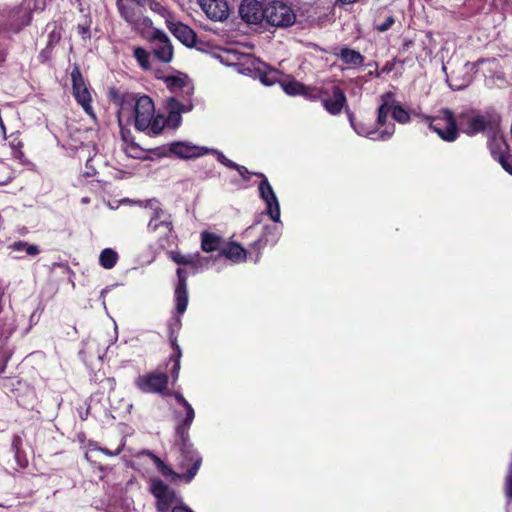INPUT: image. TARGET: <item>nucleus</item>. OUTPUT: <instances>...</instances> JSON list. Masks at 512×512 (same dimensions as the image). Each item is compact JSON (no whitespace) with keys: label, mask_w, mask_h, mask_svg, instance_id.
<instances>
[{"label":"nucleus","mask_w":512,"mask_h":512,"mask_svg":"<svg viewBox=\"0 0 512 512\" xmlns=\"http://www.w3.org/2000/svg\"><path fill=\"white\" fill-rule=\"evenodd\" d=\"M110 100L119 107L117 118L119 126L133 124L141 132L148 135L162 133L165 123L162 115H155V105L148 95H139L131 92H120L112 89Z\"/></svg>","instance_id":"nucleus-1"},{"label":"nucleus","mask_w":512,"mask_h":512,"mask_svg":"<svg viewBox=\"0 0 512 512\" xmlns=\"http://www.w3.org/2000/svg\"><path fill=\"white\" fill-rule=\"evenodd\" d=\"M169 396H173L177 404L181 405L185 409V416H176L177 425L175 428V435L177 438L182 440L185 453L191 455L196 460V463L194 464L192 470L188 475V478L195 477L202 463V458L200 457L199 453L194 449L189 437V430L195 418V411L191 404L185 399L183 394L179 392L170 391Z\"/></svg>","instance_id":"nucleus-2"},{"label":"nucleus","mask_w":512,"mask_h":512,"mask_svg":"<svg viewBox=\"0 0 512 512\" xmlns=\"http://www.w3.org/2000/svg\"><path fill=\"white\" fill-rule=\"evenodd\" d=\"M37 0H23L19 5L7 7L2 10L0 16V30L8 33H19L24 27L30 25L33 17V11L37 8L41 10L45 7V1L38 7Z\"/></svg>","instance_id":"nucleus-3"},{"label":"nucleus","mask_w":512,"mask_h":512,"mask_svg":"<svg viewBox=\"0 0 512 512\" xmlns=\"http://www.w3.org/2000/svg\"><path fill=\"white\" fill-rule=\"evenodd\" d=\"M458 128L468 136H474L486 131H494L499 127L501 117L495 111L478 113L469 111L458 115Z\"/></svg>","instance_id":"nucleus-4"},{"label":"nucleus","mask_w":512,"mask_h":512,"mask_svg":"<svg viewBox=\"0 0 512 512\" xmlns=\"http://www.w3.org/2000/svg\"><path fill=\"white\" fill-rule=\"evenodd\" d=\"M171 382L170 366L158 365L155 370L141 374L134 380V386L145 394H158L169 396V383Z\"/></svg>","instance_id":"nucleus-5"},{"label":"nucleus","mask_w":512,"mask_h":512,"mask_svg":"<svg viewBox=\"0 0 512 512\" xmlns=\"http://www.w3.org/2000/svg\"><path fill=\"white\" fill-rule=\"evenodd\" d=\"M143 39L147 40L153 56L161 63L168 64L173 60L174 48L169 37L160 29L145 28L136 31Z\"/></svg>","instance_id":"nucleus-6"},{"label":"nucleus","mask_w":512,"mask_h":512,"mask_svg":"<svg viewBox=\"0 0 512 512\" xmlns=\"http://www.w3.org/2000/svg\"><path fill=\"white\" fill-rule=\"evenodd\" d=\"M424 121L443 141L454 142L459 137L458 120L450 109H442L437 116H424Z\"/></svg>","instance_id":"nucleus-7"},{"label":"nucleus","mask_w":512,"mask_h":512,"mask_svg":"<svg viewBox=\"0 0 512 512\" xmlns=\"http://www.w3.org/2000/svg\"><path fill=\"white\" fill-rule=\"evenodd\" d=\"M116 8L120 17L128 23L133 30H143L151 28L153 25L152 20L144 15L145 7L138 6L134 2H125L124 0H116Z\"/></svg>","instance_id":"nucleus-8"},{"label":"nucleus","mask_w":512,"mask_h":512,"mask_svg":"<svg viewBox=\"0 0 512 512\" xmlns=\"http://www.w3.org/2000/svg\"><path fill=\"white\" fill-rule=\"evenodd\" d=\"M264 20L271 26L286 28L295 23L296 14L286 3L281 1H272L265 6Z\"/></svg>","instance_id":"nucleus-9"},{"label":"nucleus","mask_w":512,"mask_h":512,"mask_svg":"<svg viewBox=\"0 0 512 512\" xmlns=\"http://www.w3.org/2000/svg\"><path fill=\"white\" fill-rule=\"evenodd\" d=\"M164 211L161 208L154 210L150 218L147 229L149 232L157 233L156 239L160 248L165 249L174 243L175 236L173 235L172 221L169 219H161Z\"/></svg>","instance_id":"nucleus-10"},{"label":"nucleus","mask_w":512,"mask_h":512,"mask_svg":"<svg viewBox=\"0 0 512 512\" xmlns=\"http://www.w3.org/2000/svg\"><path fill=\"white\" fill-rule=\"evenodd\" d=\"M149 491L156 499V509L158 512H169L173 504L182 502L177 498L174 489L170 488L160 478H152L149 482Z\"/></svg>","instance_id":"nucleus-11"},{"label":"nucleus","mask_w":512,"mask_h":512,"mask_svg":"<svg viewBox=\"0 0 512 512\" xmlns=\"http://www.w3.org/2000/svg\"><path fill=\"white\" fill-rule=\"evenodd\" d=\"M349 122L355 132L360 136L369 137L374 140H388L395 132V125L391 124L386 127L381 132H378L377 127L374 123H372L371 119H368V122H365V118L361 120H357L354 114L350 111V109H345Z\"/></svg>","instance_id":"nucleus-12"},{"label":"nucleus","mask_w":512,"mask_h":512,"mask_svg":"<svg viewBox=\"0 0 512 512\" xmlns=\"http://www.w3.org/2000/svg\"><path fill=\"white\" fill-rule=\"evenodd\" d=\"M70 76L72 81V94L76 102L88 115L92 116L93 107L91 105V93L81 73L80 67L77 64L73 66Z\"/></svg>","instance_id":"nucleus-13"},{"label":"nucleus","mask_w":512,"mask_h":512,"mask_svg":"<svg viewBox=\"0 0 512 512\" xmlns=\"http://www.w3.org/2000/svg\"><path fill=\"white\" fill-rule=\"evenodd\" d=\"M321 104L333 116L339 115L347 106V97L344 90L338 85H324Z\"/></svg>","instance_id":"nucleus-14"},{"label":"nucleus","mask_w":512,"mask_h":512,"mask_svg":"<svg viewBox=\"0 0 512 512\" xmlns=\"http://www.w3.org/2000/svg\"><path fill=\"white\" fill-rule=\"evenodd\" d=\"M175 445L178 446L180 455H181V459L179 462L180 468L184 469V468L188 467L186 473L180 474V473L175 472L165 462L162 465H160L158 470L164 477L170 478V480L172 482H176L177 480H184L186 483H189L194 478V477L188 478V475H189L190 471L192 470L194 464L196 463V460L191 455H188L187 453H185L184 446H183L181 439L176 437Z\"/></svg>","instance_id":"nucleus-15"},{"label":"nucleus","mask_w":512,"mask_h":512,"mask_svg":"<svg viewBox=\"0 0 512 512\" xmlns=\"http://www.w3.org/2000/svg\"><path fill=\"white\" fill-rule=\"evenodd\" d=\"M255 175L261 178L259 193L267 205V212L270 218L277 222L280 219V206L273 188L263 173H255Z\"/></svg>","instance_id":"nucleus-16"},{"label":"nucleus","mask_w":512,"mask_h":512,"mask_svg":"<svg viewBox=\"0 0 512 512\" xmlns=\"http://www.w3.org/2000/svg\"><path fill=\"white\" fill-rule=\"evenodd\" d=\"M344 65L341 70L359 69L364 65L365 56L346 45L334 47L331 52Z\"/></svg>","instance_id":"nucleus-17"},{"label":"nucleus","mask_w":512,"mask_h":512,"mask_svg":"<svg viewBox=\"0 0 512 512\" xmlns=\"http://www.w3.org/2000/svg\"><path fill=\"white\" fill-rule=\"evenodd\" d=\"M177 283L174 289L175 311L178 314H184L188 306V286H187V272L183 268L176 270Z\"/></svg>","instance_id":"nucleus-18"},{"label":"nucleus","mask_w":512,"mask_h":512,"mask_svg":"<svg viewBox=\"0 0 512 512\" xmlns=\"http://www.w3.org/2000/svg\"><path fill=\"white\" fill-rule=\"evenodd\" d=\"M239 14L248 24H260L264 20L265 7L257 0H244L239 6Z\"/></svg>","instance_id":"nucleus-19"},{"label":"nucleus","mask_w":512,"mask_h":512,"mask_svg":"<svg viewBox=\"0 0 512 512\" xmlns=\"http://www.w3.org/2000/svg\"><path fill=\"white\" fill-rule=\"evenodd\" d=\"M168 337L173 353L168 357L165 363V369L170 366L171 384L174 386L179 380L182 350L178 344V335L170 334Z\"/></svg>","instance_id":"nucleus-20"},{"label":"nucleus","mask_w":512,"mask_h":512,"mask_svg":"<svg viewBox=\"0 0 512 512\" xmlns=\"http://www.w3.org/2000/svg\"><path fill=\"white\" fill-rule=\"evenodd\" d=\"M170 32L185 46L195 47L197 43V34L188 25L182 22L166 21Z\"/></svg>","instance_id":"nucleus-21"},{"label":"nucleus","mask_w":512,"mask_h":512,"mask_svg":"<svg viewBox=\"0 0 512 512\" xmlns=\"http://www.w3.org/2000/svg\"><path fill=\"white\" fill-rule=\"evenodd\" d=\"M204 13L213 21H223L228 17L229 9L225 0H201Z\"/></svg>","instance_id":"nucleus-22"},{"label":"nucleus","mask_w":512,"mask_h":512,"mask_svg":"<svg viewBox=\"0 0 512 512\" xmlns=\"http://www.w3.org/2000/svg\"><path fill=\"white\" fill-rule=\"evenodd\" d=\"M488 146L492 158L499 163L509 154V145L503 137L494 136L489 140Z\"/></svg>","instance_id":"nucleus-23"},{"label":"nucleus","mask_w":512,"mask_h":512,"mask_svg":"<svg viewBox=\"0 0 512 512\" xmlns=\"http://www.w3.org/2000/svg\"><path fill=\"white\" fill-rule=\"evenodd\" d=\"M198 150L199 148L197 146L188 145L183 142H173L168 147V151L171 154H174L181 159H189L200 156L201 153Z\"/></svg>","instance_id":"nucleus-24"},{"label":"nucleus","mask_w":512,"mask_h":512,"mask_svg":"<svg viewBox=\"0 0 512 512\" xmlns=\"http://www.w3.org/2000/svg\"><path fill=\"white\" fill-rule=\"evenodd\" d=\"M220 255L239 263L246 260L247 251L237 242H230L220 251Z\"/></svg>","instance_id":"nucleus-25"},{"label":"nucleus","mask_w":512,"mask_h":512,"mask_svg":"<svg viewBox=\"0 0 512 512\" xmlns=\"http://www.w3.org/2000/svg\"><path fill=\"white\" fill-rule=\"evenodd\" d=\"M394 94L386 92L381 96V105L378 107L377 119L375 126H383L386 124L388 114L391 112V102H393Z\"/></svg>","instance_id":"nucleus-26"},{"label":"nucleus","mask_w":512,"mask_h":512,"mask_svg":"<svg viewBox=\"0 0 512 512\" xmlns=\"http://www.w3.org/2000/svg\"><path fill=\"white\" fill-rule=\"evenodd\" d=\"M169 256L170 259L177 265L190 266L195 270L198 269L200 264V254L198 252L195 254L183 255L180 252L171 251Z\"/></svg>","instance_id":"nucleus-27"},{"label":"nucleus","mask_w":512,"mask_h":512,"mask_svg":"<svg viewBox=\"0 0 512 512\" xmlns=\"http://www.w3.org/2000/svg\"><path fill=\"white\" fill-rule=\"evenodd\" d=\"M11 449L14 453V458L20 468L28 466V458L23 450V440L19 435H14L12 439Z\"/></svg>","instance_id":"nucleus-28"},{"label":"nucleus","mask_w":512,"mask_h":512,"mask_svg":"<svg viewBox=\"0 0 512 512\" xmlns=\"http://www.w3.org/2000/svg\"><path fill=\"white\" fill-rule=\"evenodd\" d=\"M280 85L289 96H301L303 93L304 84L290 75H285Z\"/></svg>","instance_id":"nucleus-29"},{"label":"nucleus","mask_w":512,"mask_h":512,"mask_svg":"<svg viewBox=\"0 0 512 512\" xmlns=\"http://www.w3.org/2000/svg\"><path fill=\"white\" fill-rule=\"evenodd\" d=\"M222 238L214 233L204 231L201 233V248L204 252H214L220 248Z\"/></svg>","instance_id":"nucleus-30"},{"label":"nucleus","mask_w":512,"mask_h":512,"mask_svg":"<svg viewBox=\"0 0 512 512\" xmlns=\"http://www.w3.org/2000/svg\"><path fill=\"white\" fill-rule=\"evenodd\" d=\"M133 57L142 70L147 71L151 69V53L148 50L141 46H137L133 49Z\"/></svg>","instance_id":"nucleus-31"},{"label":"nucleus","mask_w":512,"mask_h":512,"mask_svg":"<svg viewBox=\"0 0 512 512\" xmlns=\"http://www.w3.org/2000/svg\"><path fill=\"white\" fill-rule=\"evenodd\" d=\"M285 75L277 69L268 68L260 73V81L266 86H272L284 79Z\"/></svg>","instance_id":"nucleus-32"},{"label":"nucleus","mask_w":512,"mask_h":512,"mask_svg":"<svg viewBox=\"0 0 512 512\" xmlns=\"http://www.w3.org/2000/svg\"><path fill=\"white\" fill-rule=\"evenodd\" d=\"M8 143L10 148L12 149V156L15 159L22 160L24 157L23 152V141L20 138V133H12L8 138Z\"/></svg>","instance_id":"nucleus-33"},{"label":"nucleus","mask_w":512,"mask_h":512,"mask_svg":"<svg viewBox=\"0 0 512 512\" xmlns=\"http://www.w3.org/2000/svg\"><path fill=\"white\" fill-rule=\"evenodd\" d=\"M118 261V254L111 248L102 250L99 256V263L105 269H112Z\"/></svg>","instance_id":"nucleus-34"},{"label":"nucleus","mask_w":512,"mask_h":512,"mask_svg":"<svg viewBox=\"0 0 512 512\" xmlns=\"http://www.w3.org/2000/svg\"><path fill=\"white\" fill-rule=\"evenodd\" d=\"M392 118L400 124H406L410 121V115L400 104L391 103Z\"/></svg>","instance_id":"nucleus-35"},{"label":"nucleus","mask_w":512,"mask_h":512,"mask_svg":"<svg viewBox=\"0 0 512 512\" xmlns=\"http://www.w3.org/2000/svg\"><path fill=\"white\" fill-rule=\"evenodd\" d=\"M11 249L14 251H25L29 256H36L40 253V249L37 245L28 244L25 241H16L11 246Z\"/></svg>","instance_id":"nucleus-36"},{"label":"nucleus","mask_w":512,"mask_h":512,"mask_svg":"<svg viewBox=\"0 0 512 512\" xmlns=\"http://www.w3.org/2000/svg\"><path fill=\"white\" fill-rule=\"evenodd\" d=\"M324 92V86L321 87H311L306 86L304 84L303 93L301 96H303L306 100L310 101H322V95Z\"/></svg>","instance_id":"nucleus-37"},{"label":"nucleus","mask_w":512,"mask_h":512,"mask_svg":"<svg viewBox=\"0 0 512 512\" xmlns=\"http://www.w3.org/2000/svg\"><path fill=\"white\" fill-rule=\"evenodd\" d=\"M167 106L169 108V118H176L177 122L180 121V114L184 112V105L176 98H169L167 100Z\"/></svg>","instance_id":"nucleus-38"},{"label":"nucleus","mask_w":512,"mask_h":512,"mask_svg":"<svg viewBox=\"0 0 512 512\" xmlns=\"http://www.w3.org/2000/svg\"><path fill=\"white\" fill-rule=\"evenodd\" d=\"M123 150L129 157L134 159H141L145 154V150L135 143L134 140H131L127 145H125Z\"/></svg>","instance_id":"nucleus-39"},{"label":"nucleus","mask_w":512,"mask_h":512,"mask_svg":"<svg viewBox=\"0 0 512 512\" xmlns=\"http://www.w3.org/2000/svg\"><path fill=\"white\" fill-rule=\"evenodd\" d=\"M163 80L171 91L181 89L185 86V80L179 76H167L163 78Z\"/></svg>","instance_id":"nucleus-40"},{"label":"nucleus","mask_w":512,"mask_h":512,"mask_svg":"<svg viewBox=\"0 0 512 512\" xmlns=\"http://www.w3.org/2000/svg\"><path fill=\"white\" fill-rule=\"evenodd\" d=\"M504 493L509 501H512V462L509 464L505 481H504Z\"/></svg>","instance_id":"nucleus-41"},{"label":"nucleus","mask_w":512,"mask_h":512,"mask_svg":"<svg viewBox=\"0 0 512 512\" xmlns=\"http://www.w3.org/2000/svg\"><path fill=\"white\" fill-rule=\"evenodd\" d=\"M176 316L172 317L168 322V335H178L179 330L182 327L181 315L176 312Z\"/></svg>","instance_id":"nucleus-42"},{"label":"nucleus","mask_w":512,"mask_h":512,"mask_svg":"<svg viewBox=\"0 0 512 512\" xmlns=\"http://www.w3.org/2000/svg\"><path fill=\"white\" fill-rule=\"evenodd\" d=\"M147 7H149L153 12L165 17L168 14V10L157 0H149L147 2Z\"/></svg>","instance_id":"nucleus-43"},{"label":"nucleus","mask_w":512,"mask_h":512,"mask_svg":"<svg viewBox=\"0 0 512 512\" xmlns=\"http://www.w3.org/2000/svg\"><path fill=\"white\" fill-rule=\"evenodd\" d=\"M395 23V17L393 15H389L385 18V20L381 23H375V29L379 32L388 31Z\"/></svg>","instance_id":"nucleus-44"},{"label":"nucleus","mask_w":512,"mask_h":512,"mask_svg":"<svg viewBox=\"0 0 512 512\" xmlns=\"http://www.w3.org/2000/svg\"><path fill=\"white\" fill-rule=\"evenodd\" d=\"M500 165L502 168L512 175V155L508 154L503 161H501Z\"/></svg>","instance_id":"nucleus-45"},{"label":"nucleus","mask_w":512,"mask_h":512,"mask_svg":"<svg viewBox=\"0 0 512 512\" xmlns=\"http://www.w3.org/2000/svg\"><path fill=\"white\" fill-rule=\"evenodd\" d=\"M218 160L226 167L232 169L237 167V163L228 159L223 153H219Z\"/></svg>","instance_id":"nucleus-46"},{"label":"nucleus","mask_w":512,"mask_h":512,"mask_svg":"<svg viewBox=\"0 0 512 512\" xmlns=\"http://www.w3.org/2000/svg\"><path fill=\"white\" fill-rule=\"evenodd\" d=\"M121 127V137L125 145H127L131 140H134L130 130L124 129L123 125Z\"/></svg>","instance_id":"nucleus-47"},{"label":"nucleus","mask_w":512,"mask_h":512,"mask_svg":"<svg viewBox=\"0 0 512 512\" xmlns=\"http://www.w3.org/2000/svg\"><path fill=\"white\" fill-rule=\"evenodd\" d=\"M233 170H237L238 173L240 174V176L245 179V180H248V177L247 175L250 174V172L248 171V169L244 166H241V165H238L237 164V167L236 168H232Z\"/></svg>","instance_id":"nucleus-48"},{"label":"nucleus","mask_w":512,"mask_h":512,"mask_svg":"<svg viewBox=\"0 0 512 512\" xmlns=\"http://www.w3.org/2000/svg\"><path fill=\"white\" fill-rule=\"evenodd\" d=\"M166 151H167V149L165 147H157V148L149 150V152H151L159 157L167 156Z\"/></svg>","instance_id":"nucleus-49"},{"label":"nucleus","mask_w":512,"mask_h":512,"mask_svg":"<svg viewBox=\"0 0 512 512\" xmlns=\"http://www.w3.org/2000/svg\"><path fill=\"white\" fill-rule=\"evenodd\" d=\"M77 30H78V33L80 35H82L83 37H85L86 35L89 34V27L88 26H85V25H82V24H78L77 25Z\"/></svg>","instance_id":"nucleus-50"},{"label":"nucleus","mask_w":512,"mask_h":512,"mask_svg":"<svg viewBox=\"0 0 512 512\" xmlns=\"http://www.w3.org/2000/svg\"><path fill=\"white\" fill-rule=\"evenodd\" d=\"M149 456L151 457L153 463L155 464V466L157 467V469L160 467V465H162L164 463V461L158 457L157 455L153 454V453H149Z\"/></svg>","instance_id":"nucleus-51"},{"label":"nucleus","mask_w":512,"mask_h":512,"mask_svg":"<svg viewBox=\"0 0 512 512\" xmlns=\"http://www.w3.org/2000/svg\"><path fill=\"white\" fill-rule=\"evenodd\" d=\"M99 451H101L102 453H104L107 456H116L121 452V449H117L115 452H112L107 448H99Z\"/></svg>","instance_id":"nucleus-52"},{"label":"nucleus","mask_w":512,"mask_h":512,"mask_svg":"<svg viewBox=\"0 0 512 512\" xmlns=\"http://www.w3.org/2000/svg\"><path fill=\"white\" fill-rule=\"evenodd\" d=\"M171 512H193L186 506H175L172 508Z\"/></svg>","instance_id":"nucleus-53"},{"label":"nucleus","mask_w":512,"mask_h":512,"mask_svg":"<svg viewBox=\"0 0 512 512\" xmlns=\"http://www.w3.org/2000/svg\"><path fill=\"white\" fill-rule=\"evenodd\" d=\"M124 1L128 3V0H124ZM148 1H149V0H129V2H134V3H136L138 6H142V7H145V8L147 7V2H148Z\"/></svg>","instance_id":"nucleus-54"},{"label":"nucleus","mask_w":512,"mask_h":512,"mask_svg":"<svg viewBox=\"0 0 512 512\" xmlns=\"http://www.w3.org/2000/svg\"><path fill=\"white\" fill-rule=\"evenodd\" d=\"M265 243H266V242H265V241H263V239H262V238H259L257 241H255V242L252 244V246H253L254 248H258V249H259V248L263 247V246L265 245Z\"/></svg>","instance_id":"nucleus-55"},{"label":"nucleus","mask_w":512,"mask_h":512,"mask_svg":"<svg viewBox=\"0 0 512 512\" xmlns=\"http://www.w3.org/2000/svg\"><path fill=\"white\" fill-rule=\"evenodd\" d=\"M342 4H353L357 2L358 0H338Z\"/></svg>","instance_id":"nucleus-56"},{"label":"nucleus","mask_w":512,"mask_h":512,"mask_svg":"<svg viewBox=\"0 0 512 512\" xmlns=\"http://www.w3.org/2000/svg\"><path fill=\"white\" fill-rule=\"evenodd\" d=\"M462 88H463V86H462V85H459V86H455L453 89H455V90H460V89H462Z\"/></svg>","instance_id":"nucleus-57"},{"label":"nucleus","mask_w":512,"mask_h":512,"mask_svg":"<svg viewBox=\"0 0 512 512\" xmlns=\"http://www.w3.org/2000/svg\"><path fill=\"white\" fill-rule=\"evenodd\" d=\"M382 71H383V72H384V71L389 72V71H390V69H389V67H384V68L382 69Z\"/></svg>","instance_id":"nucleus-58"}]
</instances>
